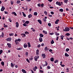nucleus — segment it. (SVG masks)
Masks as SVG:
<instances>
[{
    "instance_id": "nucleus-21",
    "label": "nucleus",
    "mask_w": 73,
    "mask_h": 73,
    "mask_svg": "<svg viewBox=\"0 0 73 73\" xmlns=\"http://www.w3.org/2000/svg\"><path fill=\"white\" fill-rule=\"evenodd\" d=\"M65 56L66 57H69V54H67V53H65Z\"/></svg>"
},
{
    "instance_id": "nucleus-36",
    "label": "nucleus",
    "mask_w": 73,
    "mask_h": 73,
    "mask_svg": "<svg viewBox=\"0 0 73 73\" xmlns=\"http://www.w3.org/2000/svg\"><path fill=\"white\" fill-rule=\"evenodd\" d=\"M16 40H17L18 41H19V42H20V41H21V39L20 38H19L18 39H17Z\"/></svg>"
},
{
    "instance_id": "nucleus-61",
    "label": "nucleus",
    "mask_w": 73,
    "mask_h": 73,
    "mask_svg": "<svg viewBox=\"0 0 73 73\" xmlns=\"http://www.w3.org/2000/svg\"><path fill=\"white\" fill-rule=\"evenodd\" d=\"M44 13H45V15H47V12H46V11H44Z\"/></svg>"
},
{
    "instance_id": "nucleus-6",
    "label": "nucleus",
    "mask_w": 73,
    "mask_h": 73,
    "mask_svg": "<svg viewBox=\"0 0 73 73\" xmlns=\"http://www.w3.org/2000/svg\"><path fill=\"white\" fill-rule=\"evenodd\" d=\"M5 9V7L4 6H2V8L1 9V11H2V12H3L4 11Z\"/></svg>"
},
{
    "instance_id": "nucleus-17",
    "label": "nucleus",
    "mask_w": 73,
    "mask_h": 73,
    "mask_svg": "<svg viewBox=\"0 0 73 73\" xmlns=\"http://www.w3.org/2000/svg\"><path fill=\"white\" fill-rule=\"evenodd\" d=\"M43 32L44 33V34H45L46 35V34L48 33L47 31L44 30L43 31Z\"/></svg>"
},
{
    "instance_id": "nucleus-42",
    "label": "nucleus",
    "mask_w": 73,
    "mask_h": 73,
    "mask_svg": "<svg viewBox=\"0 0 73 73\" xmlns=\"http://www.w3.org/2000/svg\"><path fill=\"white\" fill-rule=\"evenodd\" d=\"M66 52H68V51H69V49L68 48H67L66 49Z\"/></svg>"
},
{
    "instance_id": "nucleus-29",
    "label": "nucleus",
    "mask_w": 73,
    "mask_h": 73,
    "mask_svg": "<svg viewBox=\"0 0 73 73\" xmlns=\"http://www.w3.org/2000/svg\"><path fill=\"white\" fill-rule=\"evenodd\" d=\"M28 47H31V44H30V42H28Z\"/></svg>"
},
{
    "instance_id": "nucleus-19",
    "label": "nucleus",
    "mask_w": 73,
    "mask_h": 73,
    "mask_svg": "<svg viewBox=\"0 0 73 73\" xmlns=\"http://www.w3.org/2000/svg\"><path fill=\"white\" fill-rule=\"evenodd\" d=\"M17 50H21L23 49V48H17Z\"/></svg>"
},
{
    "instance_id": "nucleus-32",
    "label": "nucleus",
    "mask_w": 73,
    "mask_h": 73,
    "mask_svg": "<svg viewBox=\"0 0 73 73\" xmlns=\"http://www.w3.org/2000/svg\"><path fill=\"white\" fill-rule=\"evenodd\" d=\"M47 49H48V47H45L44 48V50L45 51H46L47 50Z\"/></svg>"
},
{
    "instance_id": "nucleus-64",
    "label": "nucleus",
    "mask_w": 73,
    "mask_h": 73,
    "mask_svg": "<svg viewBox=\"0 0 73 73\" xmlns=\"http://www.w3.org/2000/svg\"><path fill=\"white\" fill-rule=\"evenodd\" d=\"M41 46H44V44L42 43L41 44Z\"/></svg>"
},
{
    "instance_id": "nucleus-33",
    "label": "nucleus",
    "mask_w": 73,
    "mask_h": 73,
    "mask_svg": "<svg viewBox=\"0 0 73 73\" xmlns=\"http://www.w3.org/2000/svg\"><path fill=\"white\" fill-rule=\"evenodd\" d=\"M59 11H60V12H63V11H64V10L62 9H60L59 10Z\"/></svg>"
},
{
    "instance_id": "nucleus-26",
    "label": "nucleus",
    "mask_w": 73,
    "mask_h": 73,
    "mask_svg": "<svg viewBox=\"0 0 73 73\" xmlns=\"http://www.w3.org/2000/svg\"><path fill=\"white\" fill-rule=\"evenodd\" d=\"M14 65L13 64V63H11V66L12 67V68H14Z\"/></svg>"
},
{
    "instance_id": "nucleus-53",
    "label": "nucleus",
    "mask_w": 73,
    "mask_h": 73,
    "mask_svg": "<svg viewBox=\"0 0 73 73\" xmlns=\"http://www.w3.org/2000/svg\"><path fill=\"white\" fill-rule=\"evenodd\" d=\"M37 47H38V48H40V47H41V45H40V44H38L37 46Z\"/></svg>"
},
{
    "instance_id": "nucleus-13",
    "label": "nucleus",
    "mask_w": 73,
    "mask_h": 73,
    "mask_svg": "<svg viewBox=\"0 0 73 73\" xmlns=\"http://www.w3.org/2000/svg\"><path fill=\"white\" fill-rule=\"evenodd\" d=\"M22 72H23V73H27V72H26V71L24 69H22Z\"/></svg>"
},
{
    "instance_id": "nucleus-24",
    "label": "nucleus",
    "mask_w": 73,
    "mask_h": 73,
    "mask_svg": "<svg viewBox=\"0 0 73 73\" xmlns=\"http://www.w3.org/2000/svg\"><path fill=\"white\" fill-rule=\"evenodd\" d=\"M54 43V42L53 40H52V41L51 42V44H53Z\"/></svg>"
},
{
    "instance_id": "nucleus-63",
    "label": "nucleus",
    "mask_w": 73,
    "mask_h": 73,
    "mask_svg": "<svg viewBox=\"0 0 73 73\" xmlns=\"http://www.w3.org/2000/svg\"><path fill=\"white\" fill-rule=\"evenodd\" d=\"M58 21H59V19H57L56 21V23L58 22Z\"/></svg>"
},
{
    "instance_id": "nucleus-25",
    "label": "nucleus",
    "mask_w": 73,
    "mask_h": 73,
    "mask_svg": "<svg viewBox=\"0 0 73 73\" xmlns=\"http://www.w3.org/2000/svg\"><path fill=\"white\" fill-rule=\"evenodd\" d=\"M11 14H13V15H14L15 16H17L16 13L15 12H13V13H12Z\"/></svg>"
},
{
    "instance_id": "nucleus-55",
    "label": "nucleus",
    "mask_w": 73,
    "mask_h": 73,
    "mask_svg": "<svg viewBox=\"0 0 73 73\" xmlns=\"http://www.w3.org/2000/svg\"><path fill=\"white\" fill-rule=\"evenodd\" d=\"M39 72L40 73H43V72H44L42 70H40L39 71Z\"/></svg>"
},
{
    "instance_id": "nucleus-5",
    "label": "nucleus",
    "mask_w": 73,
    "mask_h": 73,
    "mask_svg": "<svg viewBox=\"0 0 73 73\" xmlns=\"http://www.w3.org/2000/svg\"><path fill=\"white\" fill-rule=\"evenodd\" d=\"M6 40L7 41H11V40H12V38H8L6 39Z\"/></svg>"
},
{
    "instance_id": "nucleus-40",
    "label": "nucleus",
    "mask_w": 73,
    "mask_h": 73,
    "mask_svg": "<svg viewBox=\"0 0 73 73\" xmlns=\"http://www.w3.org/2000/svg\"><path fill=\"white\" fill-rule=\"evenodd\" d=\"M33 59V57H32V58H29V60H32Z\"/></svg>"
},
{
    "instance_id": "nucleus-48",
    "label": "nucleus",
    "mask_w": 73,
    "mask_h": 73,
    "mask_svg": "<svg viewBox=\"0 0 73 73\" xmlns=\"http://www.w3.org/2000/svg\"><path fill=\"white\" fill-rule=\"evenodd\" d=\"M22 35H23V37H25L26 36V35H25V34H21Z\"/></svg>"
},
{
    "instance_id": "nucleus-35",
    "label": "nucleus",
    "mask_w": 73,
    "mask_h": 73,
    "mask_svg": "<svg viewBox=\"0 0 73 73\" xmlns=\"http://www.w3.org/2000/svg\"><path fill=\"white\" fill-rule=\"evenodd\" d=\"M58 62V60H56L54 62V63H57V62Z\"/></svg>"
},
{
    "instance_id": "nucleus-8",
    "label": "nucleus",
    "mask_w": 73,
    "mask_h": 73,
    "mask_svg": "<svg viewBox=\"0 0 73 73\" xmlns=\"http://www.w3.org/2000/svg\"><path fill=\"white\" fill-rule=\"evenodd\" d=\"M36 54L37 56L38 55V54L39 53V50L38 49H37L36 50Z\"/></svg>"
},
{
    "instance_id": "nucleus-20",
    "label": "nucleus",
    "mask_w": 73,
    "mask_h": 73,
    "mask_svg": "<svg viewBox=\"0 0 73 73\" xmlns=\"http://www.w3.org/2000/svg\"><path fill=\"white\" fill-rule=\"evenodd\" d=\"M61 38L62 40H64V36H63V35H61Z\"/></svg>"
},
{
    "instance_id": "nucleus-2",
    "label": "nucleus",
    "mask_w": 73,
    "mask_h": 73,
    "mask_svg": "<svg viewBox=\"0 0 73 73\" xmlns=\"http://www.w3.org/2000/svg\"><path fill=\"white\" fill-rule=\"evenodd\" d=\"M35 60L36 61H37L38 58H39V56H35L34 57Z\"/></svg>"
},
{
    "instance_id": "nucleus-46",
    "label": "nucleus",
    "mask_w": 73,
    "mask_h": 73,
    "mask_svg": "<svg viewBox=\"0 0 73 73\" xmlns=\"http://www.w3.org/2000/svg\"><path fill=\"white\" fill-rule=\"evenodd\" d=\"M25 33V34H26V35H27V34H29V32H28L26 31Z\"/></svg>"
},
{
    "instance_id": "nucleus-12",
    "label": "nucleus",
    "mask_w": 73,
    "mask_h": 73,
    "mask_svg": "<svg viewBox=\"0 0 73 73\" xmlns=\"http://www.w3.org/2000/svg\"><path fill=\"white\" fill-rule=\"evenodd\" d=\"M15 44L16 45H17V44H19V42L17 40H15Z\"/></svg>"
},
{
    "instance_id": "nucleus-10",
    "label": "nucleus",
    "mask_w": 73,
    "mask_h": 73,
    "mask_svg": "<svg viewBox=\"0 0 73 73\" xmlns=\"http://www.w3.org/2000/svg\"><path fill=\"white\" fill-rule=\"evenodd\" d=\"M38 22L40 23V24H42V21L40 19L38 20H37Z\"/></svg>"
},
{
    "instance_id": "nucleus-1",
    "label": "nucleus",
    "mask_w": 73,
    "mask_h": 73,
    "mask_svg": "<svg viewBox=\"0 0 73 73\" xmlns=\"http://www.w3.org/2000/svg\"><path fill=\"white\" fill-rule=\"evenodd\" d=\"M70 30V29L68 27H66L65 28V29H64L63 31L64 32H68V31H69Z\"/></svg>"
},
{
    "instance_id": "nucleus-23",
    "label": "nucleus",
    "mask_w": 73,
    "mask_h": 73,
    "mask_svg": "<svg viewBox=\"0 0 73 73\" xmlns=\"http://www.w3.org/2000/svg\"><path fill=\"white\" fill-rule=\"evenodd\" d=\"M50 60L51 61L53 62L54 61V59L52 57L51 58H50Z\"/></svg>"
},
{
    "instance_id": "nucleus-30",
    "label": "nucleus",
    "mask_w": 73,
    "mask_h": 73,
    "mask_svg": "<svg viewBox=\"0 0 73 73\" xmlns=\"http://www.w3.org/2000/svg\"><path fill=\"white\" fill-rule=\"evenodd\" d=\"M34 15V16H37V13L36 12H35Z\"/></svg>"
},
{
    "instance_id": "nucleus-18",
    "label": "nucleus",
    "mask_w": 73,
    "mask_h": 73,
    "mask_svg": "<svg viewBox=\"0 0 73 73\" xmlns=\"http://www.w3.org/2000/svg\"><path fill=\"white\" fill-rule=\"evenodd\" d=\"M13 35H14V33H11L9 34L10 36H13Z\"/></svg>"
},
{
    "instance_id": "nucleus-27",
    "label": "nucleus",
    "mask_w": 73,
    "mask_h": 73,
    "mask_svg": "<svg viewBox=\"0 0 73 73\" xmlns=\"http://www.w3.org/2000/svg\"><path fill=\"white\" fill-rule=\"evenodd\" d=\"M21 3V1L20 0H17V4H20Z\"/></svg>"
},
{
    "instance_id": "nucleus-60",
    "label": "nucleus",
    "mask_w": 73,
    "mask_h": 73,
    "mask_svg": "<svg viewBox=\"0 0 73 73\" xmlns=\"http://www.w3.org/2000/svg\"><path fill=\"white\" fill-rule=\"evenodd\" d=\"M34 68L36 70L37 69H38V68H37V67L35 66Z\"/></svg>"
},
{
    "instance_id": "nucleus-62",
    "label": "nucleus",
    "mask_w": 73,
    "mask_h": 73,
    "mask_svg": "<svg viewBox=\"0 0 73 73\" xmlns=\"http://www.w3.org/2000/svg\"><path fill=\"white\" fill-rule=\"evenodd\" d=\"M47 68L49 69H50V67L49 66H47Z\"/></svg>"
},
{
    "instance_id": "nucleus-58",
    "label": "nucleus",
    "mask_w": 73,
    "mask_h": 73,
    "mask_svg": "<svg viewBox=\"0 0 73 73\" xmlns=\"http://www.w3.org/2000/svg\"><path fill=\"white\" fill-rule=\"evenodd\" d=\"M25 54L26 56H27L28 54V52H25Z\"/></svg>"
},
{
    "instance_id": "nucleus-9",
    "label": "nucleus",
    "mask_w": 73,
    "mask_h": 73,
    "mask_svg": "<svg viewBox=\"0 0 73 73\" xmlns=\"http://www.w3.org/2000/svg\"><path fill=\"white\" fill-rule=\"evenodd\" d=\"M24 48H27V43H25L24 44Z\"/></svg>"
},
{
    "instance_id": "nucleus-56",
    "label": "nucleus",
    "mask_w": 73,
    "mask_h": 73,
    "mask_svg": "<svg viewBox=\"0 0 73 73\" xmlns=\"http://www.w3.org/2000/svg\"><path fill=\"white\" fill-rule=\"evenodd\" d=\"M5 14H8V12H7V11H5L4 12Z\"/></svg>"
},
{
    "instance_id": "nucleus-49",
    "label": "nucleus",
    "mask_w": 73,
    "mask_h": 73,
    "mask_svg": "<svg viewBox=\"0 0 73 73\" xmlns=\"http://www.w3.org/2000/svg\"><path fill=\"white\" fill-rule=\"evenodd\" d=\"M49 35H54V33H49Z\"/></svg>"
},
{
    "instance_id": "nucleus-31",
    "label": "nucleus",
    "mask_w": 73,
    "mask_h": 73,
    "mask_svg": "<svg viewBox=\"0 0 73 73\" xmlns=\"http://www.w3.org/2000/svg\"><path fill=\"white\" fill-rule=\"evenodd\" d=\"M25 23V24H28L29 23V21H26Z\"/></svg>"
},
{
    "instance_id": "nucleus-16",
    "label": "nucleus",
    "mask_w": 73,
    "mask_h": 73,
    "mask_svg": "<svg viewBox=\"0 0 73 73\" xmlns=\"http://www.w3.org/2000/svg\"><path fill=\"white\" fill-rule=\"evenodd\" d=\"M42 56L43 57V58H45V56H46V55L45 54H42Z\"/></svg>"
},
{
    "instance_id": "nucleus-3",
    "label": "nucleus",
    "mask_w": 73,
    "mask_h": 73,
    "mask_svg": "<svg viewBox=\"0 0 73 73\" xmlns=\"http://www.w3.org/2000/svg\"><path fill=\"white\" fill-rule=\"evenodd\" d=\"M56 5H59V6H61V3L58 1H56Z\"/></svg>"
},
{
    "instance_id": "nucleus-47",
    "label": "nucleus",
    "mask_w": 73,
    "mask_h": 73,
    "mask_svg": "<svg viewBox=\"0 0 73 73\" xmlns=\"http://www.w3.org/2000/svg\"><path fill=\"white\" fill-rule=\"evenodd\" d=\"M48 25L49 27H51V26H52L51 24L50 23H48Z\"/></svg>"
},
{
    "instance_id": "nucleus-15",
    "label": "nucleus",
    "mask_w": 73,
    "mask_h": 73,
    "mask_svg": "<svg viewBox=\"0 0 73 73\" xmlns=\"http://www.w3.org/2000/svg\"><path fill=\"white\" fill-rule=\"evenodd\" d=\"M32 17V15L31 14H29L28 16L29 19H30V18H31V17Z\"/></svg>"
},
{
    "instance_id": "nucleus-38",
    "label": "nucleus",
    "mask_w": 73,
    "mask_h": 73,
    "mask_svg": "<svg viewBox=\"0 0 73 73\" xmlns=\"http://www.w3.org/2000/svg\"><path fill=\"white\" fill-rule=\"evenodd\" d=\"M66 35L67 36H69L70 35V34L69 33H67L66 34Z\"/></svg>"
},
{
    "instance_id": "nucleus-34",
    "label": "nucleus",
    "mask_w": 73,
    "mask_h": 73,
    "mask_svg": "<svg viewBox=\"0 0 73 73\" xmlns=\"http://www.w3.org/2000/svg\"><path fill=\"white\" fill-rule=\"evenodd\" d=\"M68 0H64V2L65 3H68Z\"/></svg>"
},
{
    "instance_id": "nucleus-59",
    "label": "nucleus",
    "mask_w": 73,
    "mask_h": 73,
    "mask_svg": "<svg viewBox=\"0 0 73 73\" xmlns=\"http://www.w3.org/2000/svg\"><path fill=\"white\" fill-rule=\"evenodd\" d=\"M50 13L52 15H54V12L53 11H51L50 12Z\"/></svg>"
},
{
    "instance_id": "nucleus-51",
    "label": "nucleus",
    "mask_w": 73,
    "mask_h": 73,
    "mask_svg": "<svg viewBox=\"0 0 73 73\" xmlns=\"http://www.w3.org/2000/svg\"><path fill=\"white\" fill-rule=\"evenodd\" d=\"M23 25L24 26V27H27V24H26L25 23L23 24Z\"/></svg>"
},
{
    "instance_id": "nucleus-41",
    "label": "nucleus",
    "mask_w": 73,
    "mask_h": 73,
    "mask_svg": "<svg viewBox=\"0 0 73 73\" xmlns=\"http://www.w3.org/2000/svg\"><path fill=\"white\" fill-rule=\"evenodd\" d=\"M8 20L10 21V23L12 22V20H11V18H9Z\"/></svg>"
},
{
    "instance_id": "nucleus-45",
    "label": "nucleus",
    "mask_w": 73,
    "mask_h": 73,
    "mask_svg": "<svg viewBox=\"0 0 73 73\" xmlns=\"http://www.w3.org/2000/svg\"><path fill=\"white\" fill-rule=\"evenodd\" d=\"M44 4H43V3H42V4L41 5V7H44Z\"/></svg>"
},
{
    "instance_id": "nucleus-54",
    "label": "nucleus",
    "mask_w": 73,
    "mask_h": 73,
    "mask_svg": "<svg viewBox=\"0 0 73 73\" xmlns=\"http://www.w3.org/2000/svg\"><path fill=\"white\" fill-rule=\"evenodd\" d=\"M37 6H38V7H41V5H40V3H38V4Z\"/></svg>"
},
{
    "instance_id": "nucleus-7",
    "label": "nucleus",
    "mask_w": 73,
    "mask_h": 73,
    "mask_svg": "<svg viewBox=\"0 0 73 73\" xmlns=\"http://www.w3.org/2000/svg\"><path fill=\"white\" fill-rule=\"evenodd\" d=\"M39 42H42V38L41 37H40L39 38Z\"/></svg>"
},
{
    "instance_id": "nucleus-28",
    "label": "nucleus",
    "mask_w": 73,
    "mask_h": 73,
    "mask_svg": "<svg viewBox=\"0 0 73 73\" xmlns=\"http://www.w3.org/2000/svg\"><path fill=\"white\" fill-rule=\"evenodd\" d=\"M1 64L2 66L4 65V62H1Z\"/></svg>"
},
{
    "instance_id": "nucleus-43",
    "label": "nucleus",
    "mask_w": 73,
    "mask_h": 73,
    "mask_svg": "<svg viewBox=\"0 0 73 73\" xmlns=\"http://www.w3.org/2000/svg\"><path fill=\"white\" fill-rule=\"evenodd\" d=\"M11 5H13V1H11Z\"/></svg>"
},
{
    "instance_id": "nucleus-52",
    "label": "nucleus",
    "mask_w": 73,
    "mask_h": 73,
    "mask_svg": "<svg viewBox=\"0 0 73 73\" xmlns=\"http://www.w3.org/2000/svg\"><path fill=\"white\" fill-rule=\"evenodd\" d=\"M43 21H45V22H46V19L45 18H43Z\"/></svg>"
},
{
    "instance_id": "nucleus-39",
    "label": "nucleus",
    "mask_w": 73,
    "mask_h": 73,
    "mask_svg": "<svg viewBox=\"0 0 73 73\" xmlns=\"http://www.w3.org/2000/svg\"><path fill=\"white\" fill-rule=\"evenodd\" d=\"M23 16H24V17H26V15H25V13H24V12H23Z\"/></svg>"
},
{
    "instance_id": "nucleus-37",
    "label": "nucleus",
    "mask_w": 73,
    "mask_h": 73,
    "mask_svg": "<svg viewBox=\"0 0 73 73\" xmlns=\"http://www.w3.org/2000/svg\"><path fill=\"white\" fill-rule=\"evenodd\" d=\"M3 51L2 50H0V55L1 54V53H3Z\"/></svg>"
},
{
    "instance_id": "nucleus-14",
    "label": "nucleus",
    "mask_w": 73,
    "mask_h": 73,
    "mask_svg": "<svg viewBox=\"0 0 73 73\" xmlns=\"http://www.w3.org/2000/svg\"><path fill=\"white\" fill-rule=\"evenodd\" d=\"M16 27H17V28H18V27H19V23L17 22H16Z\"/></svg>"
},
{
    "instance_id": "nucleus-4",
    "label": "nucleus",
    "mask_w": 73,
    "mask_h": 73,
    "mask_svg": "<svg viewBox=\"0 0 73 73\" xmlns=\"http://www.w3.org/2000/svg\"><path fill=\"white\" fill-rule=\"evenodd\" d=\"M7 45L8 46V47L9 48H11L12 47V46H11V44L9 43H7Z\"/></svg>"
},
{
    "instance_id": "nucleus-57",
    "label": "nucleus",
    "mask_w": 73,
    "mask_h": 73,
    "mask_svg": "<svg viewBox=\"0 0 73 73\" xmlns=\"http://www.w3.org/2000/svg\"><path fill=\"white\" fill-rule=\"evenodd\" d=\"M66 70H67L66 71V72H69V71L68 70H69V69L68 68H67L66 69Z\"/></svg>"
},
{
    "instance_id": "nucleus-11",
    "label": "nucleus",
    "mask_w": 73,
    "mask_h": 73,
    "mask_svg": "<svg viewBox=\"0 0 73 73\" xmlns=\"http://www.w3.org/2000/svg\"><path fill=\"white\" fill-rule=\"evenodd\" d=\"M4 36V33H3L2 32L1 35V38H3Z\"/></svg>"
},
{
    "instance_id": "nucleus-22",
    "label": "nucleus",
    "mask_w": 73,
    "mask_h": 73,
    "mask_svg": "<svg viewBox=\"0 0 73 73\" xmlns=\"http://www.w3.org/2000/svg\"><path fill=\"white\" fill-rule=\"evenodd\" d=\"M40 37H44V35L41 33L40 34Z\"/></svg>"
},
{
    "instance_id": "nucleus-50",
    "label": "nucleus",
    "mask_w": 73,
    "mask_h": 73,
    "mask_svg": "<svg viewBox=\"0 0 73 73\" xmlns=\"http://www.w3.org/2000/svg\"><path fill=\"white\" fill-rule=\"evenodd\" d=\"M26 61H27V62H28L29 63H30V62H29V60H28V59L27 58L26 59Z\"/></svg>"
},
{
    "instance_id": "nucleus-44",
    "label": "nucleus",
    "mask_w": 73,
    "mask_h": 73,
    "mask_svg": "<svg viewBox=\"0 0 73 73\" xmlns=\"http://www.w3.org/2000/svg\"><path fill=\"white\" fill-rule=\"evenodd\" d=\"M44 62L46 63L45 65V66H47L48 65V63H47V62L46 61H45Z\"/></svg>"
}]
</instances>
